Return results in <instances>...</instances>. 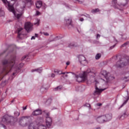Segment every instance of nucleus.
Masks as SVG:
<instances>
[{"label": "nucleus", "mask_w": 129, "mask_h": 129, "mask_svg": "<svg viewBox=\"0 0 129 129\" xmlns=\"http://www.w3.org/2000/svg\"><path fill=\"white\" fill-rule=\"evenodd\" d=\"M33 29V25L31 22H27L25 25V28L22 27L21 26L17 25L16 27V32L18 34V38L19 39H24L25 36H27L26 31L27 33H30Z\"/></svg>", "instance_id": "1"}, {"label": "nucleus", "mask_w": 129, "mask_h": 129, "mask_svg": "<svg viewBox=\"0 0 129 129\" xmlns=\"http://www.w3.org/2000/svg\"><path fill=\"white\" fill-rule=\"evenodd\" d=\"M16 61V56H14L11 59H5L3 61L4 66L3 72L8 74L12 70L13 67L15 66V61Z\"/></svg>", "instance_id": "2"}, {"label": "nucleus", "mask_w": 129, "mask_h": 129, "mask_svg": "<svg viewBox=\"0 0 129 129\" xmlns=\"http://www.w3.org/2000/svg\"><path fill=\"white\" fill-rule=\"evenodd\" d=\"M87 75L95 77V72L88 69L86 72H83L80 76L76 75V81L79 83L85 81L87 79Z\"/></svg>", "instance_id": "3"}, {"label": "nucleus", "mask_w": 129, "mask_h": 129, "mask_svg": "<svg viewBox=\"0 0 129 129\" xmlns=\"http://www.w3.org/2000/svg\"><path fill=\"white\" fill-rule=\"evenodd\" d=\"M117 58H119V59L115 64L116 68H121L129 63V56L121 57L120 58V56H118Z\"/></svg>", "instance_id": "4"}, {"label": "nucleus", "mask_w": 129, "mask_h": 129, "mask_svg": "<svg viewBox=\"0 0 129 129\" xmlns=\"http://www.w3.org/2000/svg\"><path fill=\"white\" fill-rule=\"evenodd\" d=\"M30 116H24L20 118L19 123L22 126H26L27 125V120L30 118Z\"/></svg>", "instance_id": "5"}, {"label": "nucleus", "mask_w": 129, "mask_h": 129, "mask_svg": "<svg viewBox=\"0 0 129 129\" xmlns=\"http://www.w3.org/2000/svg\"><path fill=\"white\" fill-rule=\"evenodd\" d=\"M101 74V75H102V76H103L104 78L106 79V80H108V81L113 80V79H114V77L111 76H108L109 73H107L106 71H102Z\"/></svg>", "instance_id": "6"}, {"label": "nucleus", "mask_w": 129, "mask_h": 129, "mask_svg": "<svg viewBox=\"0 0 129 129\" xmlns=\"http://www.w3.org/2000/svg\"><path fill=\"white\" fill-rule=\"evenodd\" d=\"M106 89V88H104V89H99L98 88V87H97V86L96 85H95V90L94 91V93H93V95H100V94H101V92H102V91H104V90H105Z\"/></svg>", "instance_id": "7"}, {"label": "nucleus", "mask_w": 129, "mask_h": 129, "mask_svg": "<svg viewBox=\"0 0 129 129\" xmlns=\"http://www.w3.org/2000/svg\"><path fill=\"white\" fill-rule=\"evenodd\" d=\"M79 58V61L82 64V65H83L84 66L87 63V61L86 60V58L85 56H84L82 55H79L78 56Z\"/></svg>", "instance_id": "8"}, {"label": "nucleus", "mask_w": 129, "mask_h": 129, "mask_svg": "<svg viewBox=\"0 0 129 129\" xmlns=\"http://www.w3.org/2000/svg\"><path fill=\"white\" fill-rule=\"evenodd\" d=\"M2 123H5V124H9V123H11V120L10 118L3 116L2 119Z\"/></svg>", "instance_id": "9"}, {"label": "nucleus", "mask_w": 129, "mask_h": 129, "mask_svg": "<svg viewBox=\"0 0 129 129\" xmlns=\"http://www.w3.org/2000/svg\"><path fill=\"white\" fill-rule=\"evenodd\" d=\"M96 120L99 123H103V122H106L105 121V116H99L96 118Z\"/></svg>", "instance_id": "10"}, {"label": "nucleus", "mask_w": 129, "mask_h": 129, "mask_svg": "<svg viewBox=\"0 0 129 129\" xmlns=\"http://www.w3.org/2000/svg\"><path fill=\"white\" fill-rule=\"evenodd\" d=\"M66 25L69 28H72L73 25H72V19L71 18L66 20Z\"/></svg>", "instance_id": "11"}, {"label": "nucleus", "mask_w": 129, "mask_h": 129, "mask_svg": "<svg viewBox=\"0 0 129 129\" xmlns=\"http://www.w3.org/2000/svg\"><path fill=\"white\" fill-rule=\"evenodd\" d=\"M40 114H42V110L39 109L35 110L32 113V115H33L34 116H37V115H40Z\"/></svg>", "instance_id": "12"}, {"label": "nucleus", "mask_w": 129, "mask_h": 129, "mask_svg": "<svg viewBox=\"0 0 129 129\" xmlns=\"http://www.w3.org/2000/svg\"><path fill=\"white\" fill-rule=\"evenodd\" d=\"M46 123L47 127H50L52 124V119L50 117H46Z\"/></svg>", "instance_id": "13"}, {"label": "nucleus", "mask_w": 129, "mask_h": 129, "mask_svg": "<svg viewBox=\"0 0 129 129\" xmlns=\"http://www.w3.org/2000/svg\"><path fill=\"white\" fill-rule=\"evenodd\" d=\"M105 116V121H109L112 118V114H106L105 115H103Z\"/></svg>", "instance_id": "14"}, {"label": "nucleus", "mask_w": 129, "mask_h": 129, "mask_svg": "<svg viewBox=\"0 0 129 129\" xmlns=\"http://www.w3.org/2000/svg\"><path fill=\"white\" fill-rule=\"evenodd\" d=\"M37 124L34 122L30 123L28 125V128L29 129H37Z\"/></svg>", "instance_id": "15"}, {"label": "nucleus", "mask_w": 129, "mask_h": 129, "mask_svg": "<svg viewBox=\"0 0 129 129\" xmlns=\"http://www.w3.org/2000/svg\"><path fill=\"white\" fill-rule=\"evenodd\" d=\"M31 0H23V6L22 7V8L25 9V8H26V5H27V4H28V3H31Z\"/></svg>", "instance_id": "16"}, {"label": "nucleus", "mask_w": 129, "mask_h": 129, "mask_svg": "<svg viewBox=\"0 0 129 129\" xmlns=\"http://www.w3.org/2000/svg\"><path fill=\"white\" fill-rule=\"evenodd\" d=\"M127 116V114L126 112H124L123 113L122 115H121L120 117H118L119 119H121V120H122V119H124L125 117Z\"/></svg>", "instance_id": "17"}, {"label": "nucleus", "mask_w": 129, "mask_h": 129, "mask_svg": "<svg viewBox=\"0 0 129 129\" xmlns=\"http://www.w3.org/2000/svg\"><path fill=\"white\" fill-rule=\"evenodd\" d=\"M35 71H36V72H38V73H42V70L41 68H39L38 69L32 70L31 71V72H35Z\"/></svg>", "instance_id": "18"}, {"label": "nucleus", "mask_w": 129, "mask_h": 129, "mask_svg": "<svg viewBox=\"0 0 129 129\" xmlns=\"http://www.w3.org/2000/svg\"><path fill=\"white\" fill-rule=\"evenodd\" d=\"M47 90H48V88L42 87L40 88V92H41V93H45V92H47Z\"/></svg>", "instance_id": "19"}, {"label": "nucleus", "mask_w": 129, "mask_h": 129, "mask_svg": "<svg viewBox=\"0 0 129 129\" xmlns=\"http://www.w3.org/2000/svg\"><path fill=\"white\" fill-rule=\"evenodd\" d=\"M42 2L41 1H38L36 4V7L37 9H40L42 7Z\"/></svg>", "instance_id": "20"}, {"label": "nucleus", "mask_w": 129, "mask_h": 129, "mask_svg": "<svg viewBox=\"0 0 129 129\" xmlns=\"http://www.w3.org/2000/svg\"><path fill=\"white\" fill-rule=\"evenodd\" d=\"M63 87L62 86H59L53 89L54 91H60V90H61L62 89Z\"/></svg>", "instance_id": "21"}, {"label": "nucleus", "mask_w": 129, "mask_h": 129, "mask_svg": "<svg viewBox=\"0 0 129 129\" xmlns=\"http://www.w3.org/2000/svg\"><path fill=\"white\" fill-rule=\"evenodd\" d=\"M76 46V44H75V43L74 42H71L68 44V47L69 48H73Z\"/></svg>", "instance_id": "22"}, {"label": "nucleus", "mask_w": 129, "mask_h": 129, "mask_svg": "<svg viewBox=\"0 0 129 129\" xmlns=\"http://www.w3.org/2000/svg\"><path fill=\"white\" fill-rule=\"evenodd\" d=\"M3 16H5V12L2 8H0V17H3Z\"/></svg>", "instance_id": "23"}, {"label": "nucleus", "mask_w": 129, "mask_h": 129, "mask_svg": "<svg viewBox=\"0 0 129 129\" xmlns=\"http://www.w3.org/2000/svg\"><path fill=\"white\" fill-rule=\"evenodd\" d=\"M101 57V53H97L95 56L96 60H98V59H100Z\"/></svg>", "instance_id": "24"}, {"label": "nucleus", "mask_w": 129, "mask_h": 129, "mask_svg": "<svg viewBox=\"0 0 129 129\" xmlns=\"http://www.w3.org/2000/svg\"><path fill=\"white\" fill-rule=\"evenodd\" d=\"M37 129H47V127L44 125H40L37 127Z\"/></svg>", "instance_id": "25"}, {"label": "nucleus", "mask_w": 129, "mask_h": 129, "mask_svg": "<svg viewBox=\"0 0 129 129\" xmlns=\"http://www.w3.org/2000/svg\"><path fill=\"white\" fill-rule=\"evenodd\" d=\"M99 11H100L99 9H95L92 10V13L93 14H95V13H98Z\"/></svg>", "instance_id": "26"}, {"label": "nucleus", "mask_w": 129, "mask_h": 129, "mask_svg": "<svg viewBox=\"0 0 129 129\" xmlns=\"http://www.w3.org/2000/svg\"><path fill=\"white\" fill-rule=\"evenodd\" d=\"M128 99H129V97H127L126 100H125L123 104L120 106V107H122V106H123V105H124L125 104H126V103L128 101Z\"/></svg>", "instance_id": "27"}, {"label": "nucleus", "mask_w": 129, "mask_h": 129, "mask_svg": "<svg viewBox=\"0 0 129 129\" xmlns=\"http://www.w3.org/2000/svg\"><path fill=\"white\" fill-rule=\"evenodd\" d=\"M14 114L16 117L20 116V112H18V111H16L14 112Z\"/></svg>", "instance_id": "28"}, {"label": "nucleus", "mask_w": 129, "mask_h": 129, "mask_svg": "<svg viewBox=\"0 0 129 129\" xmlns=\"http://www.w3.org/2000/svg\"><path fill=\"white\" fill-rule=\"evenodd\" d=\"M54 73H56V74H59L60 75L62 73V72L57 70L54 71Z\"/></svg>", "instance_id": "29"}, {"label": "nucleus", "mask_w": 129, "mask_h": 129, "mask_svg": "<svg viewBox=\"0 0 129 129\" xmlns=\"http://www.w3.org/2000/svg\"><path fill=\"white\" fill-rule=\"evenodd\" d=\"M55 76V74H53V73L48 75V77H51V78H54Z\"/></svg>", "instance_id": "30"}, {"label": "nucleus", "mask_w": 129, "mask_h": 129, "mask_svg": "<svg viewBox=\"0 0 129 129\" xmlns=\"http://www.w3.org/2000/svg\"><path fill=\"white\" fill-rule=\"evenodd\" d=\"M0 129H6V125L3 124H0Z\"/></svg>", "instance_id": "31"}, {"label": "nucleus", "mask_w": 129, "mask_h": 129, "mask_svg": "<svg viewBox=\"0 0 129 129\" xmlns=\"http://www.w3.org/2000/svg\"><path fill=\"white\" fill-rule=\"evenodd\" d=\"M23 66H24V64L20 63L18 67V70H20L21 68H22Z\"/></svg>", "instance_id": "32"}, {"label": "nucleus", "mask_w": 129, "mask_h": 129, "mask_svg": "<svg viewBox=\"0 0 129 129\" xmlns=\"http://www.w3.org/2000/svg\"><path fill=\"white\" fill-rule=\"evenodd\" d=\"M50 104H51V99H48L46 101V105H50Z\"/></svg>", "instance_id": "33"}, {"label": "nucleus", "mask_w": 129, "mask_h": 129, "mask_svg": "<svg viewBox=\"0 0 129 129\" xmlns=\"http://www.w3.org/2000/svg\"><path fill=\"white\" fill-rule=\"evenodd\" d=\"M128 44V43L127 42L124 43V44L121 45V47L122 48L123 47H125V46H127Z\"/></svg>", "instance_id": "34"}, {"label": "nucleus", "mask_w": 129, "mask_h": 129, "mask_svg": "<svg viewBox=\"0 0 129 129\" xmlns=\"http://www.w3.org/2000/svg\"><path fill=\"white\" fill-rule=\"evenodd\" d=\"M59 39H60V37H55L51 41H57V40H59Z\"/></svg>", "instance_id": "35"}, {"label": "nucleus", "mask_w": 129, "mask_h": 129, "mask_svg": "<svg viewBox=\"0 0 129 129\" xmlns=\"http://www.w3.org/2000/svg\"><path fill=\"white\" fill-rule=\"evenodd\" d=\"M116 44H114L113 46L110 47L109 50H112V49H113V48H114V47H115Z\"/></svg>", "instance_id": "36"}, {"label": "nucleus", "mask_w": 129, "mask_h": 129, "mask_svg": "<svg viewBox=\"0 0 129 129\" xmlns=\"http://www.w3.org/2000/svg\"><path fill=\"white\" fill-rule=\"evenodd\" d=\"M112 4H114L113 6H116V0H113Z\"/></svg>", "instance_id": "37"}, {"label": "nucleus", "mask_w": 129, "mask_h": 129, "mask_svg": "<svg viewBox=\"0 0 129 129\" xmlns=\"http://www.w3.org/2000/svg\"><path fill=\"white\" fill-rule=\"evenodd\" d=\"M85 106H87V107H90V104H89V103H86Z\"/></svg>", "instance_id": "38"}, {"label": "nucleus", "mask_w": 129, "mask_h": 129, "mask_svg": "<svg viewBox=\"0 0 129 129\" xmlns=\"http://www.w3.org/2000/svg\"><path fill=\"white\" fill-rule=\"evenodd\" d=\"M83 16H84V17H86V18H90V16L88 14H87V15H83Z\"/></svg>", "instance_id": "39"}, {"label": "nucleus", "mask_w": 129, "mask_h": 129, "mask_svg": "<svg viewBox=\"0 0 129 129\" xmlns=\"http://www.w3.org/2000/svg\"><path fill=\"white\" fill-rule=\"evenodd\" d=\"M43 34L44 35V36H49V33H48L47 32H44Z\"/></svg>", "instance_id": "40"}, {"label": "nucleus", "mask_w": 129, "mask_h": 129, "mask_svg": "<svg viewBox=\"0 0 129 129\" xmlns=\"http://www.w3.org/2000/svg\"><path fill=\"white\" fill-rule=\"evenodd\" d=\"M17 73H18V71H16L14 73H13V75L14 76L17 75Z\"/></svg>", "instance_id": "41"}, {"label": "nucleus", "mask_w": 129, "mask_h": 129, "mask_svg": "<svg viewBox=\"0 0 129 129\" xmlns=\"http://www.w3.org/2000/svg\"><path fill=\"white\" fill-rule=\"evenodd\" d=\"M96 38L97 39H98V38H100V35L99 34H97Z\"/></svg>", "instance_id": "42"}, {"label": "nucleus", "mask_w": 129, "mask_h": 129, "mask_svg": "<svg viewBox=\"0 0 129 129\" xmlns=\"http://www.w3.org/2000/svg\"><path fill=\"white\" fill-rule=\"evenodd\" d=\"M66 65H67V66L70 65V61H68L66 62Z\"/></svg>", "instance_id": "43"}, {"label": "nucleus", "mask_w": 129, "mask_h": 129, "mask_svg": "<svg viewBox=\"0 0 129 129\" xmlns=\"http://www.w3.org/2000/svg\"><path fill=\"white\" fill-rule=\"evenodd\" d=\"M97 105L98 106H101L102 105V104L100 103H97Z\"/></svg>", "instance_id": "44"}, {"label": "nucleus", "mask_w": 129, "mask_h": 129, "mask_svg": "<svg viewBox=\"0 0 129 129\" xmlns=\"http://www.w3.org/2000/svg\"><path fill=\"white\" fill-rule=\"evenodd\" d=\"M80 22H83V21H84V19H83V18H81L80 19Z\"/></svg>", "instance_id": "45"}, {"label": "nucleus", "mask_w": 129, "mask_h": 129, "mask_svg": "<svg viewBox=\"0 0 129 129\" xmlns=\"http://www.w3.org/2000/svg\"><path fill=\"white\" fill-rule=\"evenodd\" d=\"M26 57H27V56H23L21 58V60H24V59H26Z\"/></svg>", "instance_id": "46"}, {"label": "nucleus", "mask_w": 129, "mask_h": 129, "mask_svg": "<svg viewBox=\"0 0 129 129\" xmlns=\"http://www.w3.org/2000/svg\"><path fill=\"white\" fill-rule=\"evenodd\" d=\"M121 5L122 6V7H125L126 4L121 3Z\"/></svg>", "instance_id": "47"}, {"label": "nucleus", "mask_w": 129, "mask_h": 129, "mask_svg": "<svg viewBox=\"0 0 129 129\" xmlns=\"http://www.w3.org/2000/svg\"><path fill=\"white\" fill-rule=\"evenodd\" d=\"M66 73H67V74H68V73H68V72H67V73H66V72L62 73L61 72V74L64 75V74H66Z\"/></svg>", "instance_id": "48"}, {"label": "nucleus", "mask_w": 129, "mask_h": 129, "mask_svg": "<svg viewBox=\"0 0 129 129\" xmlns=\"http://www.w3.org/2000/svg\"><path fill=\"white\" fill-rule=\"evenodd\" d=\"M35 36H32V37H31V40H35Z\"/></svg>", "instance_id": "49"}, {"label": "nucleus", "mask_w": 129, "mask_h": 129, "mask_svg": "<svg viewBox=\"0 0 129 129\" xmlns=\"http://www.w3.org/2000/svg\"><path fill=\"white\" fill-rule=\"evenodd\" d=\"M78 2H79V4H82L83 3V2L80 1H78Z\"/></svg>", "instance_id": "50"}, {"label": "nucleus", "mask_w": 129, "mask_h": 129, "mask_svg": "<svg viewBox=\"0 0 129 129\" xmlns=\"http://www.w3.org/2000/svg\"><path fill=\"white\" fill-rule=\"evenodd\" d=\"M26 109H27V106L24 107L23 108V110H26Z\"/></svg>", "instance_id": "51"}, {"label": "nucleus", "mask_w": 129, "mask_h": 129, "mask_svg": "<svg viewBox=\"0 0 129 129\" xmlns=\"http://www.w3.org/2000/svg\"><path fill=\"white\" fill-rule=\"evenodd\" d=\"M37 24L39 25V22H38L37 23L34 24V25H37Z\"/></svg>", "instance_id": "52"}, {"label": "nucleus", "mask_w": 129, "mask_h": 129, "mask_svg": "<svg viewBox=\"0 0 129 129\" xmlns=\"http://www.w3.org/2000/svg\"><path fill=\"white\" fill-rule=\"evenodd\" d=\"M96 129H101L100 127H97Z\"/></svg>", "instance_id": "53"}, {"label": "nucleus", "mask_w": 129, "mask_h": 129, "mask_svg": "<svg viewBox=\"0 0 129 129\" xmlns=\"http://www.w3.org/2000/svg\"><path fill=\"white\" fill-rule=\"evenodd\" d=\"M39 14H40V12H37V14L39 15Z\"/></svg>", "instance_id": "54"}, {"label": "nucleus", "mask_w": 129, "mask_h": 129, "mask_svg": "<svg viewBox=\"0 0 129 129\" xmlns=\"http://www.w3.org/2000/svg\"><path fill=\"white\" fill-rule=\"evenodd\" d=\"M35 37H38V34H35Z\"/></svg>", "instance_id": "55"}, {"label": "nucleus", "mask_w": 129, "mask_h": 129, "mask_svg": "<svg viewBox=\"0 0 129 129\" xmlns=\"http://www.w3.org/2000/svg\"><path fill=\"white\" fill-rule=\"evenodd\" d=\"M65 76H66V77H68V75H66Z\"/></svg>", "instance_id": "56"}, {"label": "nucleus", "mask_w": 129, "mask_h": 129, "mask_svg": "<svg viewBox=\"0 0 129 129\" xmlns=\"http://www.w3.org/2000/svg\"><path fill=\"white\" fill-rule=\"evenodd\" d=\"M14 101V100H12V101H11V102H13Z\"/></svg>", "instance_id": "57"}, {"label": "nucleus", "mask_w": 129, "mask_h": 129, "mask_svg": "<svg viewBox=\"0 0 129 129\" xmlns=\"http://www.w3.org/2000/svg\"><path fill=\"white\" fill-rule=\"evenodd\" d=\"M116 42H117V40H116Z\"/></svg>", "instance_id": "58"}, {"label": "nucleus", "mask_w": 129, "mask_h": 129, "mask_svg": "<svg viewBox=\"0 0 129 129\" xmlns=\"http://www.w3.org/2000/svg\"><path fill=\"white\" fill-rule=\"evenodd\" d=\"M127 73H129V72H128Z\"/></svg>", "instance_id": "59"}]
</instances>
